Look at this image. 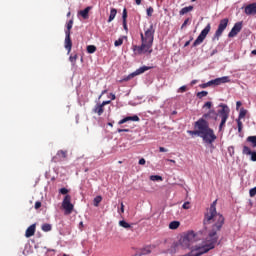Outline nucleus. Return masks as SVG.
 <instances>
[{
	"label": "nucleus",
	"mask_w": 256,
	"mask_h": 256,
	"mask_svg": "<svg viewBox=\"0 0 256 256\" xmlns=\"http://www.w3.org/2000/svg\"><path fill=\"white\" fill-rule=\"evenodd\" d=\"M204 225H212L211 230L208 232V236L205 241L202 242L201 246H194V243L199 241V234L195 233L193 230H189L184 232L178 241V245L182 249H190L192 256H200L204 255V253H209L211 249H215V245H217L219 241V235H217L218 231H221V228L225 224V217L223 215L217 213V200H215L210 208L207 209L204 220Z\"/></svg>",
	"instance_id": "f257e3e1"
},
{
	"label": "nucleus",
	"mask_w": 256,
	"mask_h": 256,
	"mask_svg": "<svg viewBox=\"0 0 256 256\" xmlns=\"http://www.w3.org/2000/svg\"><path fill=\"white\" fill-rule=\"evenodd\" d=\"M141 45H133L132 50L134 55H151L153 53V41H155V26L151 24L148 28L144 29V33H140Z\"/></svg>",
	"instance_id": "f03ea898"
},
{
	"label": "nucleus",
	"mask_w": 256,
	"mask_h": 256,
	"mask_svg": "<svg viewBox=\"0 0 256 256\" xmlns=\"http://www.w3.org/2000/svg\"><path fill=\"white\" fill-rule=\"evenodd\" d=\"M194 129H200V137L203 139L204 143L211 145L215 143L217 136L213 129L209 127V122L207 120L200 118L194 123Z\"/></svg>",
	"instance_id": "7ed1b4c3"
},
{
	"label": "nucleus",
	"mask_w": 256,
	"mask_h": 256,
	"mask_svg": "<svg viewBox=\"0 0 256 256\" xmlns=\"http://www.w3.org/2000/svg\"><path fill=\"white\" fill-rule=\"evenodd\" d=\"M220 107H222V109L218 111V115L221 118L219 131H221V129L225 127V124L227 123V119H229V113L231 111L228 105L221 104Z\"/></svg>",
	"instance_id": "20e7f679"
},
{
	"label": "nucleus",
	"mask_w": 256,
	"mask_h": 256,
	"mask_svg": "<svg viewBox=\"0 0 256 256\" xmlns=\"http://www.w3.org/2000/svg\"><path fill=\"white\" fill-rule=\"evenodd\" d=\"M222 83H231V79H229V76H223L214 80H210L207 83L200 84V88L207 89V87H211V85H222Z\"/></svg>",
	"instance_id": "39448f33"
},
{
	"label": "nucleus",
	"mask_w": 256,
	"mask_h": 256,
	"mask_svg": "<svg viewBox=\"0 0 256 256\" xmlns=\"http://www.w3.org/2000/svg\"><path fill=\"white\" fill-rule=\"evenodd\" d=\"M210 32H211V24L208 23L206 27L201 31L197 39L194 41V43L192 44V47H198V45H201V43L205 41V39L207 38V35H209Z\"/></svg>",
	"instance_id": "423d86ee"
},
{
	"label": "nucleus",
	"mask_w": 256,
	"mask_h": 256,
	"mask_svg": "<svg viewBox=\"0 0 256 256\" xmlns=\"http://www.w3.org/2000/svg\"><path fill=\"white\" fill-rule=\"evenodd\" d=\"M228 25H229V18H224L220 20L218 28L214 34V39H217V41H219V38L221 37V35H223V32L227 29Z\"/></svg>",
	"instance_id": "0eeeda50"
},
{
	"label": "nucleus",
	"mask_w": 256,
	"mask_h": 256,
	"mask_svg": "<svg viewBox=\"0 0 256 256\" xmlns=\"http://www.w3.org/2000/svg\"><path fill=\"white\" fill-rule=\"evenodd\" d=\"M62 208L65 211V215H71L73 213V203H71V195H66L62 201Z\"/></svg>",
	"instance_id": "6e6552de"
},
{
	"label": "nucleus",
	"mask_w": 256,
	"mask_h": 256,
	"mask_svg": "<svg viewBox=\"0 0 256 256\" xmlns=\"http://www.w3.org/2000/svg\"><path fill=\"white\" fill-rule=\"evenodd\" d=\"M243 29V21L236 22L231 29V31L228 33V37L231 39L233 37H237L239 33H241V30Z\"/></svg>",
	"instance_id": "1a4fd4ad"
},
{
	"label": "nucleus",
	"mask_w": 256,
	"mask_h": 256,
	"mask_svg": "<svg viewBox=\"0 0 256 256\" xmlns=\"http://www.w3.org/2000/svg\"><path fill=\"white\" fill-rule=\"evenodd\" d=\"M150 69H153V66H142L138 68L134 73L130 74L127 79H124L125 81H129L131 77H136V75H141L145 73V71H149Z\"/></svg>",
	"instance_id": "9d476101"
},
{
	"label": "nucleus",
	"mask_w": 256,
	"mask_h": 256,
	"mask_svg": "<svg viewBox=\"0 0 256 256\" xmlns=\"http://www.w3.org/2000/svg\"><path fill=\"white\" fill-rule=\"evenodd\" d=\"M242 154L243 155H250L251 156V161H256V151H251V148L249 146L244 145L242 149Z\"/></svg>",
	"instance_id": "9b49d317"
},
{
	"label": "nucleus",
	"mask_w": 256,
	"mask_h": 256,
	"mask_svg": "<svg viewBox=\"0 0 256 256\" xmlns=\"http://www.w3.org/2000/svg\"><path fill=\"white\" fill-rule=\"evenodd\" d=\"M245 15H256V2L248 4L244 8Z\"/></svg>",
	"instance_id": "f8f14e48"
},
{
	"label": "nucleus",
	"mask_w": 256,
	"mask_h": 256,
	"mask_svg": "<svg viewBox=\"0 0 256 256\" xmlns=\"http://www.w3.org/2000/svg\"><path fill=\"white\" fill-rule=\"evenodd\" d=\"M141 119L139 118V116H137V115H134V116H127V117H125V118H123L122 120H120L119 122H118V125H123L124 123H127V122H129V121H136V122H138V121H140Z\"/></svg>",
	"instance_id": "ddd939ff"
},
{
	"label": "nucleus",
	"mask_w": 256,
	"mask_h": 256,
	"mask_svg": "<svg viewBox=\"0 0 256 256\" xmlns=\"http://www.w3.org/2000/svg\"><path fill=\"white\" fill-rule=\"evenodd\" d=\"M64 47L67 51V54L69 55V53H71V49H73V41L71 40V38H65Z\"/></svg>",
	"instance_id": "4468645a"
},
{
	"label": "nucleus",
	"mask_w": 256,
	"mask_h": 256,
	"mask_svg": "<svg viewBox=\"0 0 256 256\" xmlns=\"http://www.w3.org/2000/svg\"><path fill=\"white\" fill-rule=\"evenodd\" d=\"M202 119H214V121H217V112L215 110H210L208 113L204 114Z\"/></svg>",
	"instance_id": "2eb2a0df"
},
{
	"label": "nucleus",
	"mask_w": 256,
	"mask_h": 256,
	"mask_svg": "<svg viewBox=\"0 0 256 256\" xmlns=\"http://www.w3.org/2000/svg\"><path fill=\"white\" fill-rule=\"evenodd\" d=\"M104 112H105L104 106L101 104H96L95 107L93 108V113H97L99 117H101V115H103Z\"/></svg>",
	"instance_id": "dca6fc26"
},
{
	"label": "nucleus",
	"mask_w": 256,
	"mask_h": 256,
	"mask_svg": "<svg viewBox=\"0 0 256 256\" xmlns=\"http://www.w3.org/2000/svg\"><path fill=\"white\" fill-rule=\"evenodd\" d=\"M35 229L36 226L35 224L30 225L25 232V237L29 238V237H33V235H35Z\"/></svg>",
	"instance_id": "f3484780"
},
{
	"label": "nucleus",
	"mask_w": 256,
	"mask_h": 256,
	"mask_svg": "<svg viewBox=\"0 0 256 256\" xmlns=\"http://www.w3.org/2000/svg\"><path fill=\"white\" fill-rule=\"evenodd\" d=\"M122 20H123V28H124V30L129 31V28L127 27V8L123 9Z\"/></svg>",
	"instance_id": "a211bd4d"
},
{
	"label": "nucleus",
	"mask_w": 256,
	"mask_h": 256,
	"mask_svg": "<svg viewBox=\"0 0 256 256\" xmlns=\"http://www.w3.org/2000/svg\"><path fill=\"white\" fill-rule=\"evenodd\" d=\"M91 11V6L86 7L84 10L79 12V15L84 19H89V12Z\"/></svg>",
	"instance_id": "6ab92c4d"
},
{
	"label": "nucleus",
	"mask_w": 256,
	"mask_h": 256,
	"mask_svg": "<svg viewBox=\"0 0 256 256\" xmlns=\"http://www.w3.org/2000/svg\"><path fill=\"white\" fill-rule=\"evenodd\" d=\"M191 11H193V6H187L179 11V15H187V13H191Z\"/></svg>",
	"instance_id": "aec40b11"
},
{
	"label": "nucleus",
	"mask_w": 256,
	"mask_h": 256,
	"mask_svg": "<svg viewBox=\"0 0 256 256\" xmlns=\"http://www.w3.org/2000/svg\"><path fill=\"white\" fill-rule=\"evenodd\" d=\"M247 143L251 144V147H253V149H255L256 147V136H248L246 138Z\"/></svg>",
	"instance_id": "412c9836"
},
{
	"label": "nucleus",
	"mask_w": 256,
	"mask_h": 256,
	"mask_svg": "<svg viewBox=\"0 0 256 256\" xmlns=\"http://www.w3.org/2000/svg\"><path fill=\"white\" fill-rule=\"evenodd\" d=\"M116 16H117V9L112 8L110 10V16L108 18V23H111V21H113V19H115Z\"/></svg>",
	"instance_id": "4be33fe9"
},
{
	"label": "nucleus",
	"mask_w": 256,
	"mask_h": 256,
	"mask_svg": "<svg viewBox=\"0 0 256 256\" xmlns=\"http://www.w3.org/2000/svg\"><path fill=\"white\" fill-rule=\"evenodd\" d=\"M56 157H59V159H67V150H59Z\"/></svg>",
	"instance_id": "5701e85b"
},
{
	"label": "nucleus",
	"mask_w": 256,
	"mask_h": 256,
	"mask_svg": "<svg viewBox=\"0 0 256 256\" xmlns=\"http://www.w3.org/2000/svg\"><path fill=\"white\" fill-rule=\"evenodd\" d=\"M180 225H181V222H179V221H172L169 224V229H172V230L179 229Z\"/></svg>",
	"instance_id": "b1692460"
},
{
	"label": "nucleus",
	"mask_w": 256,
	"mask_h": 256,
	"mask_svg": "<svg viewBox=\"0 0 256 256\" xmlns=\"http://www.w3.org/2000/svg\"><path fill=\"white\" fill-rule=\"evenodd\" d=\"M188 135H191L192 137L197 135L198 137H201V129H195V130H188Z\"/></svg>",
	"instance_id": "393cba45"
},
{
	"label": "nucleus",
	"mask_w": 256,
	"mask_h": 256,
	"mask_svg": "<svg viewBox=\"0 0 256 256\" xmlns=\"http://www.w3.org/2000/svg\"><path fill=\"white\" fill-rule=\"evenodd\" d=\"M53 229V226L51 224L45 223L42 225V231L45 233H48V231H51Z\"/></svg>",
	"instance_id": "a878e982"
},
{
	"label": "nucleus",
	"mask_w": 256,
	"mask_h": 256,
	"mask_svg": "<svg viewBox=\"0 0 256 256\" xmlns=\"http://www.w3.org/2000/svg\"><path fill=\"white\" fill-rule=\"evenodd\" d=\"M119 225L124 229H131V224L127 223L125 220L119 221Z\"/></svg>",
	"instance_id": "bb28decb"
},
{
	"label": "nucleus",
	"mask_w": 256,
	"mask_h": 256,
	"mask_svg": "<svg viewBox=\"0 0 256 256\" xmlns=\"http://www.w3.org/2000/svg\"><path fill=\"white\" fill-rule=\"evenodd\" d=\"M245 115H247V110H245V108H241L240 112H239V116L238 119H245Z\"/></svg>",
	"instance_id": "cd10ccee"
},
{
	"label": "nucleus",
	"mask_w": 256,
	"mask_h": 256,
	"mask_svg": "<svg viewBox=\"0 0 256 256\" xmlns=\"http://www.w3.org/2000/svg\"><path fill=\"white\" fill-rule=\"evenodd\" d=\"M207 95H209V92L201 91L196 94V97H198V99H203V97H207Z\"/></svg>",
	"instance_id": "c85d7f7f"
},
{
	"label": "nucleus",
	"mask_w": 256,
	"mask_h": 256,
	"mask_svg": "<svg viewBox=\"0 0 256 256\" xmlns=\"http://www.w3.org/2000/svg\"><path fill=\"white\" fill-rule=\"evenodd\" d=\"M101 201H103V197L101 196H96L94 198V207H99V203H101Z\"/></svg>",
	"instance_id": "c756f323"
},
{
	"label": "nucleus",
	"mask_w": 256,
	"mask_h": 256,
	"mask_svg": "<svg viewBox=\"0 0 256 256\" xmlns=\"http://www.w3.org/2000/svg\"><path fill=\"white\" fill-rule=\"evenodd\" d=\"M237 126H238V133H241L243 131V122L241 119L236 120Z\"/></svg>",
	"instance_id": "7c9ffc66"
},
{
	"label": "nucleus",
	"mask_w": 256,
	"mask_h": 256,
	"mask_svg": "<svg viewBox=\"0 0 256 256\" xmlns=\"http://www.w3.org/2000/svg\"><path fill=\"white\" fill-rule=\"evenodd\" d=\"M150 181H163V177L159 175H152L150 176Z\"/></svg>",
	"instance_id": "2f4dec72"
},
{
	"label": "nucleus",
	"mask_w": 256,
	"mask_h": 256,
	"mask_svg": "<svg viewBox=\"0 0 256 256\" xmlns=\"http://www.w3.org/2000/svg\"><path fill=\"white\" fill-rule=\"evenodd\" d=\"M77 59H78L77 54H75L74 56L71 55V56L69 57V61H70V63H72V65H75V63H77Z\"/></svg>",
	"instance_id": "473e14b6"
},
{
	"label": "nucleus",
	"mask_w": 256,
	"mask_h": 256,
	"mask_svg": "<svg viewBox=\"0 0 256 256\" xmlns=\"http://www.w3.org/2000/svg\"><path fill=\"white\" fill-rule=\"evenodd\" d=\"M95 51H97V47H95L94 45L87 46L88 53H95Z\"/></svg>",
	"instance_id": "72a5a7b5"
},
{
	"label": "nucleus",
	"mask_w": 256,
	"mask_h": 256,
	"mask_svg": "<svg viewBox=\"0 0 256 256\" xmlns=\"http://www.w3.org/2000/svg\"><path fill=\"white\" fill-rule=\"evenodd\" d=\"M66 29L70 31L73 29V19L68 21V23L66 24Z\"/></svg>",
	"instance_id": "f704fd0d"
},
{
	"label": "nucleus",
	"mask_w": 256,
	"mask_h": 256,
	"mask_svg": "<svg viewBox=\"0 0 256 256\" xmlns=\"http://www.w3.org/2000/svg\"><path fill=\"white\" fill-rule=\"evenodd\" d=\"M115 47H121L123 45V38H119L114 42Z\"/></svg>",
	"instance_id": "c9c22d12"
},
{
	"label": "nucleus",
	"mask_w": 256,
	"mask_h": 256,
	"mask_svg": "<svg viewBox=\"0 0 256 256\" xmlns=\"http://www.w3.org/2000/svg\"><path fill=\"white\" fill-rule=\"evenodd\" d=\"M153 7H149V8H147V10H146V13H147V16L148 17H153Z\"/></svg>",
	"instance_id": "e433bc0d"
},
{
	"label": "nucleus",
	"mask_w": 256,
	"mask_h": 256,
	"mask_svg": "<svg viewBox=\"0 0 256 256\" xmlns=\"http://www.w3.org/2000/svg\"><path fill=\"white\" fill-rule=\"evenodd\" d=\"M211 107H213V103L212 102H206L203 105V109H211Z\"/></svg>",
	"instance_id": "4c0bfd02"
},
{
	"label": "nucleus",
	"mask_w": 256,
	"mask_h": 256,
	"mask_svg": "<svg viewBox=\"0 0 256 256\" xmlns=\"http://www.w3.org/2000/svg\"><path fill=\"white\" fill-rule=\"evenodd\" d=\"M59 193H61V195H67V193H69V190L67 188H61L59 190Z\"/></svg>",
	"instance_id": "58836bf2"
},
{
	"label": "nucleus",
	"mask_w": 256,
	"mask_h": 256,
	"mask_svg": "<svg viewBox=\"0 0 256 256\" xmlns=\"http://www.w3.org/2000/svg\"><path fill=\"white\" fill-rule=\"evenodd\" d=\"M189 21H190V19L187 18V19L183 22V24H182V26H181V29H185V27H187V25L189 24Z\"/></svg>",
	"instance_id": "ea45409f"
},
{
	"label": "nucleus",
	"mask_w": 256,
	"mask_h": 256,
	"mask_svg": "<svg viewBox=\"0 0 256 256\" xmlns=\"http://www.w3.org/2000/svg\"><path fill=\"white\" fill-rule=\"evenodd\" d=\"M187 91V86H181L178 90V93H185Z\"/></svg>",
	"instance_id": "a19ab883"
},
{
	"label": "nucleus",
	"mask_w": 256,
	"mask_h": 256,
	"mask_svg": "<svg viewBox=\"0 0 256 256\" xmlns=\"http://www.w3.org/2000/svg\"><path fill=\"white\" fill-rule=\"evenodd\" d=\"M65 38H71V30H65Z\"/></svg>",
	"instance_id": "79ce46f5"
},
{
	"label": "nucleus",
	"mask_w": 256,
	"mask_h": 256,
	"mask_svg": "<svg viewBox=\"0 0 256 256\" xmlns=\"http://www.w3.org/2000/svg\"><path fill=\"white\" fill-rule=\"evenodd\" d=\"M35 209H41V202L37 201L34 205Z\"/></svg>",
	"instance_id": "37998d69"
},
{
	"label": "nucleus",
	"mask_w": 256,
	"mask_h": 256,
	"mask_svg": "<svg viewBox=\"0 0 256 256\" xmlns=\"http://www.w3.org/2000/svg\"><path fill=\"white\" fill-rule=\"evenodd\" d=\"M148 253H151V250L149 248H145L142 255H147Z\"/></svg>",
	"instance_id": "c03bdc74"
},
{
	"label": "nucleus",
	"mask_w": 256,
	"mask_h": 256,
	"mask_svg": "<svg viewBox=\"0 0 256 256\" xmlns=\"http://www.w3.org/2000/svg\"><path fill=\"white\" fill-rule=\"evenodd\" d=\"M118 133H129V129H118Z\"/></svg>",
	"instance_id": "a18cd8bd"
},
{
	"label": "nucleus",
	"mask_w": 256,
	"mask_h": 256,
	"mask_svg": "<svg viewBox=\"0 0 256 256\" xmlns=\"http://www.w3.org/2000/svg\"><path fill=\"white\" fill-rule=\"evenodd\" d=\"M145 163H147V161L145 160V158H141L139 160V165H145Z\"/></svg>",
	"instance_id": "49530a36"
},
{
	"label": "nucleus",
	"mask_w": 256,
	"mask_h": 256,
	"mask_svg": "<svg viewBox=\"0 0 256 256\" xmlns=\"http://www.w3.org/2000/svg\"><path fill=\"white\" fill-rule=\"evenodd\" d=\"M160 153H167V149L165 147L159 148Z\"/></svg>",
	"instance_id": "de8ad7c7"
},
{
	"label": "nucleus",
	"mask_w": 256,
	"mask_h": 256,
	"mask_svg": "<svg viewBox=\"0 0 256 256\" xmlns=\"http://www.w3.org/2000/svg\"><path fill=\"white\" fill-rule=\"evenodd\" d=\"M183 209H189V202H185L183 205H182Z\"/></svg>",
	"instance_id": "09e8293b"
},
{
	"label": "nucleus",
	"mask_w": 256,
	"mask_h": 256,
	"mask_svg": "<svg viewBox=\"0 0 256 256\" xmlns=\"http://www.w3.org/2000/svg\"><path fill=\"white\" fill-rule=\"evenodd\" d=\"M121 213H125V205L123 202H121V208H120Z\"/></svg>",
	"instance_id": "8fccbe9b"
},
{
	"label": "nucleus",
	"mask_w": 256,
	"mask_h": 256,
	"mask_svg": "<svg viewBox=\"0 0 256 256\" xmlns=\"http://www.w3.org/2000/svg\"><path fill=\"white\" fill-rule=\"evenodd\" d=\"M109 103H111V100L103 101L100 105L105 107V105H109Z\"/></svg>",
	"instance_id": "3c124183"
},
{
	"label": "nucleus",
	"mask_w": 256,
	"mask_h": 256,
	"mask_svg": "<svg viewBox=\"0 0 256 256\" xmlns=\"http://www.w3.org/2000/svg\"><path fill=\"white\" fill-rule=\"evenodd\" d=\"M241 105H242L241 101H237L236 102V109H239V107H241Z\"/></svg>",
	"instance_id": "603ef678"
},
{
	"label": "nucleus",
	"mask_w": 256,
	"mask_h": 256,
	"mask_svg": "<svg viewBox=\"0 0 256 256\" xmlns=\"http://www.w3.org/2000/svg\"><path fill=\"white\" fill-rule=\"evenodd\" d=\"M115 99H116L115 94L111 93V100H112V101H115Z\"/></svg>",
	"instance_id": "864d4df0"
},
{
	"label": "nucleus",
	"mask_w": 256,
	"mask_h": 256,
	"mask_svg": "<svg viewBox=\"0 0 256 256\" xmlns=\"http://www.w3.org/2000/svg\"><path fill=\"white\" fill-rule=\"evenodd\" d=\"M190 43H191V40L187 41V42L185 43L184 47H189Z\"/></svg>",
	"instance_id": "5fc2aeb1"
},
{
	"label": "nucleus",
	"mask_w": 256,
	"mask_h": 256,
	"mask_svg": "<svg viewBox=\"0 0 256 256\" xmlns=\"http://www.w3.org/2000/svg\"><path fill=\"white\" fill-rule=\"evenodd\" d=\"M141 1L143 0H135L136 5H141Z\"/></svg>",
	"instance_id": "6e6d98bb"
},
{
	"label": "nucleus",
	"mask_w": 256,
	"mask_h": 256,
	"mask_svg": "<svg viewBox=\"0 0 256 256\" xmlns=\"http://www.w3.org/2000/svg\"><path fill=\"white\" fill-rule=\"evenodd\" d=\"M215 53H217V49H214L211 53V57H213V55H215Z\"/></svg>",
	"instance_id": "4d7b16f0"
},
{
	"label": "nucleus",
	"mask_w": 256,
	"mask_h": 256,
	"mask_svg": "<svg viewBox=\"0 0 256 256\" xmlns=\"http://www.w3.org/2000/svg\"><path fill=\"white\" fill-rule=\"evenodd\" d=\"M197 83V80H192L191 85H195Z\"/></svg>",
	"instance_id": "13d9d810"
},
{
	"label": "nucleus",
	"mask_w": 256,
	"mask_h": 256,
	"mask_svg": "<svg viewBox=\"0 0 256 256\" xmlns=\"http://www.w3.org/2000/svg\"><path fill=\"white\" fill-rule=\"evenodd\" d=\"M252 55H256V50H252Z\"/></svg>",
	"instance_id": "bf43d9fd"
},
{
	"label": "nucleus",
	"mask_w": 256,
	"mask_h": 256,
	"mask_svg": "<svg viewBox=\"0 0 256 256\" xmlns=\"http://www.w3.org/2000/svg\"><path fill=\"white\" fill-rule=\"evenodd\" d=\"M168 161H170V163H175V160L168 159Z\"/></svg>",
	"instance_id": "052dcab7"
},
{
	"label": "nucleus",
	"mask_w": 256,
	"mask_h": 256,
	"mask_svg": "<svg viewBox=\"0 0 256 256\" xmlns=\"http://www.w3.org/2000/svg\"><path fill=\"white\" fill-rule=\"evenodd\" d=\"M107 93V90L102 91V95H105Z\"/></svg>",
	"instance_id": "680f3d73"
},
{
	"label": "nucleus",
	"mask_w": 256,
	"mask_h": 256,
	"mask_svg": "<svg viewBox=\"0 0 256 256\" xmlns=\"http://www.w3.org/2000/svg\"><path fill=\"white\" fill-rule=\"evenodd\" d=\"M108 125H109L110 127H113V123H111V122H109Z\"/></svg>",
	"instance_id": "e2e57ef3"
},
{
	"label": "nucleus",
	"mask_w": 256,
	"mask_h": 256,
	"mask_svg": "<svg viewBox=\"0 0 256 256\" xmlns=\"http://www.w3.org/2000/svg\"><path fill=\"white\" fill-rule=\"evenodd\" d=\"M192 2H195V1H197V0H191Z\"/></svg>",
	"instance_id": "0e129e2a"
},
{
	"label": "nucleus",
	"mask_w": 256,
	"mask_h": 256,
	"mask_svg": "<svg viewBox=\"0 0 256 256\" xmlns=\"http://www.w3.org/2000/svg\"><path fill=\"white\" fill-rule=\"evenodd\" d=\"M80 225H83V222H80Z\"/></svg>",
	"instance_id": "69168bd1"
},
{
	"label": "nucleus",
	"mask_w": 256,
	"mask_h": 256,
	"mask_svg": "<svg viewBox=\"0 0 256 256\" xmlns=\"http://www.w3.org/2000/svg\"><path fill=\"white\" fill-rule=\"evenodd\" d=\"M63 256H67V254H64Z\"/></svg>",
	"instance_id": "338daca9"
}]
</instances>
